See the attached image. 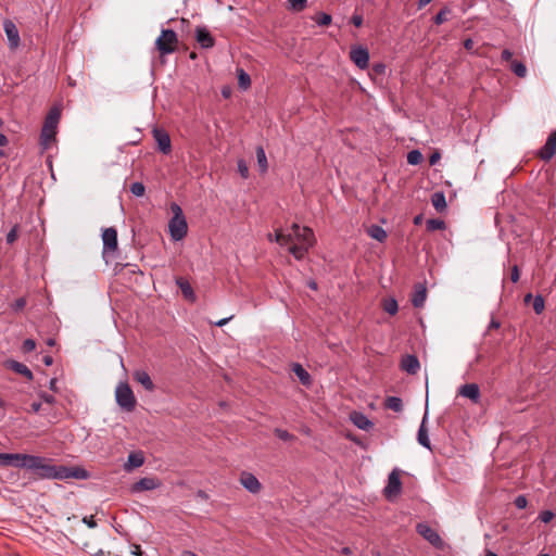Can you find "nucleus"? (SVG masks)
<instances>
[{
	"instance_id": "20",
	"label": "nucleus",
	"mask_w": 556,
	"mask_h": 556,
	"mask_svg": "<svg viewBox=\"0 0 556 556\" xmlns=\"http://www.w3.org/2000/svg\"><path fill=\"white\" fill-rule=\"evenodd\" d=\"M4 366L13 371H15L16 374H20L22 376H24L27 380H31L33 379V372L30 371V369L20 363V362H16V361H13V359H8L5 363H4Z\"/></svg>"
},
{
	"instance_id": "33",
	"label": "nucleus",
	"mask_w": 556,
	"mask_h": 556,
	"mask_svg": "<svg viewBox=\"0 0 556 556\" xmlns=\"http://www.w3.org/2000/svg\"><path fill=\"white\" fill-rule=\"evenodd\" d=\"M426 227L429 231L442 230L445 228V223L439 218H431L427 220Z\"/></svg>"
},
{
	"instance_id": "17",
	"label": "nucleus",
	"mask_w": 556,
	"mask_h": 556,
	"mask_svg": "<svg viewBox=\"0 0 556 556\" xmlns=\"http://www.w3.org/2000/svg\"><path fill=\"white\" fill-rule=\"evenodd\" d=\"M195 39L203 49L212 48L215 45L213 36L205 27H197Z\"/></svg>"
},
{
	"instance_id": "18",
	"label": "nucleus",
	"mask_w": 556,
	"mask_h": 556,
	"mask_svg": "<svg viewBox=\"0 0 556 556\" xmlns=\"http://www.w3.org/2000/svg\"><path fill=\"white\" fill-rule=\"evenodd\" d=\"M458 394L477 403L480 399V388L476 383H466L459 388Z\"/></svg>"
},
{
	"instance_id": "36",
	"label": "nucleus",
	"mask_w": 556,
	"mask_h": 556,
	"mask_svg": "<svg viewBox=\"0 0 556 556\" xmlns=\"http://www.w3.org/2000/svg\"><path fill=\"white\" fill-rule=\"evenodd\" d=\"M451 14V10L445 7L443 8L434 17H433V22L434 24L437 25H441L443 24L444 22L447 21V15Z\"/></svg>"
},
{
	"instance_id": "61",
	"label": "nucleus",
	"mask_w": 556,
	"mask_h": 556,
	"mask_svg": "<svg viewBox=\"0 0 556 556\" xmlns=\"http://www.w3.org/2000/svg\"><path fill=\"white\" fill-rule=\"evenodd\" d=\"M375 70H376L377 73H381L384 70V66L382 64H377L375 66Z\"/></svg>"
},
{
	"instance_id": "22",
	"label": "nucleus",
	"mask_w": 556,
	"mask_h": 556,
	"mask_svg": "<svg viewBox=\"0 0 556 556\" xmlns=\"http://www.w3.org/2000/svg\"><path fill=\"white\" fill-rule=\"evenodd\" d=\"M427 299V289L425 285L417 283L415 286L413 295H412V303L415 307H421Z\"/></svg>"
},
{
	"instance_id": "13",
	"label": "nucleus",
	"mask_w": 556,
	"mask_h": 556,
	"mask_svg": "<svg viewBox=\"0 0 556 556\" xmlns=\"http://www.w3.org/2000/svg\"><path fill=\"white\" fill-rule=\"evenodd\" d=\"M556 154V130L553 131L546 139L545 144L540 149L539 156L542 161L548 162Z\"/></svg>"
},
{
	"instance_id": "24",
	"label": "nucleus",
	"mask_w": 556,
	"mask_h": 556,
	"mask_svg": "<svg viewBox=\"0 0 556 556\" xmlns=\"http://www.w3.org/2000/svg\"><path fill=\"white\" fill-rule=\"evenodd\" d=\"M144 457L140 452H132L128 455L127 462L124 465L126 471H131L135 468H139L143 465Z\"/></svg>"
},
{
	"instance_id": "6",
	"label": "nucleus",
	"mask_w": 556,
	"mask_h": 556,
	"mask_svg": "<svg viewBox=\"0 0 556 556\" xmlns=\"http://www.w3.org/2000/svg\"><path fill=\"white\" fill-rule=\"evenodd\" d=\"M177 43V35L172 29H163L155 41L156 49L161 54H169L174 52Z\"/></svg>"
},
{
	"instance_id": "49",
	"label": "nucleus",
	"mask_w": 556,
	"mask_h": 556,
	"mask_svg": "<svg viewBox=\"0 0 556 556\" xmlns=\"http://www.w3.org/2000/svg\"><path fill=\"white\" fill-rule=\"evenodd\" d=\"M351 22L355 27H361L363 25V16L358 14H354L351 18Z\"/></svg>"
},
{
	"instance_id": "58",
	"label": "nucleus",
	"mask_w": 556,
	"mask_h": 556,
	"mask_svg": "<svg viewBox=\"0 0 556 556\" xmlns=\"http://www.w3.org/2000/svg\"><path fill=\"white\" fill-rule=\"evenodd\" d=\"M432 0H418V9H422L427 4H429Z\"/></svg>"
},
{
	"instance_id": "11",
	"label": "nucleus",
	"mask_w": 556,
	"mask_h": 556,
	"mask_svg": "<svg viewBox=\"0 0 556 556\" xmlns=\"http://www.w3.org/2000/svg\"><path fill=\"white\" fill-rule=\"evenodd\" d=\"M416 529L417 532L433 546L441 547L443 545V541L439 533L428 523H418Z\"/></svg>"
},
{
	"instance_id": "34",
	"label": "nucleus",
	"mask_w": 556,
	"mask_h": 556,
	"mask_svg": "<svg viewBox=\"0 0 556 556\" xmlns=\"http://www.w3.org/2000/svg\"><path fill=\"white\" fill-rule=\"evenodd\" d=\"M422 161V154L418 150H412L407 153V162L410 165H417Z\"/></svg>"
},
{
	"instance_id": "64",
	"label": "nucleus",
	"mask_w": 556,
	"mask_h": 556,
	"mask_svg": "<svg viewBox=\"0 0 556 556\" xmlns=\"http://www.w3.org/2000/svg\"><path fill=\"white\" fill-rule=\"evenodd\" d=\"M45 401L48 402V403H51L52 400H53V396L52 395H45Z\"/></svg>"
},
{
	"instance_id": "44",
	"label": "nucleus",
	"mask_w": 556,
	"mask_h": 556,
	"mask_svg": "<svg viewBox=\"0 0 556 556\" xmlns=\"http://www.w3.org/2000/svg\"><path fill=\"white\" fill-rule=\"evenodd\" d=\"M307 0H289L291 8L294 11H302L306 5Z\"/></svg>"
},
{
	"instance_id": "27",
	"label": "nucleus",
	"mask_w": 556,
	"mask_h": 556,
	"mask_svg": "<svg viewBox=\"0 0 556 556\" xmlns=\"http://www.w3.org/2000/svg\"><path fill=\"white\" fill-rule=\"evenodd\" d=\"M292 371L299 378L302 384L308 386L311 383V376L301 364H293Z\"/></svg>"
},
{
	"instance_id": "25",
	"label": "nucleus",
	"mask_w": 556,
	"mask_h": 556,
	"mask_svg": "<svg viewBox=\"0 0 556 556\" xmlns=\"http://www.w3.org/2000/svg\"><path fill=\"white\" fill-rule=\"evenodd\" d=\"M532 300V306L536 314H541L545 308V301L542 295H535L532 298L531 293H528L523 296V303L527 304Z\"/></svg>"
},
{
	"instance_id": "4",
	"label": "nucleus",
	"mask_w": 556,
	"mask_h": 556,
	"mask_svg": "<svg viewBox=\"0 0 556 556\" xmlns=\"http://www.w3.org/2000/svg\"><path fill=\"white\" fill-rule=\"evenodd\" d=\"M59 118L60 113L56 110H52L49 112L45 119V124L40 135L41 146L45 149H48L55 139Z\"/></svg>"
},
{
	"instance_id": "2",
	"label": "nucleus",
	"mask_w": 556,
	"mask_h": 556,
	"mask_svg": "<svg viewBox=\"0 0 556 556\" xmlns=\"http://www.w3.org/2000/svg\"><path fill=\"white\" fill-rule=\"evenodd\" d=\"M275 242L281 247H288L289 252L296 260H302L314 245L315 237L311 228L292 224L286 232L275 231Z\"/></svg>"
},
{
	"instance_id": "30",
	"label": "nucleus",
	"mask_w": 556,
	"mask_h": 556,
	"mask_svg": "<svg viewBox=\"0 0 556 556\" xmlns=\"http://www.w3.org/2000/svg\"><path fill=\"white\" fill-rule=\"evenodd\" d=\"M431 203H432L433 207L439 212H442L443 210H445L446 200H445L444 193L441 191L434 192L431 197Z\"/></svg>"
},
{
	"instance_id": "45",
	"label": "nucleus",
	"mask_w": 556,
	"mask_h": 556,
	"mask_svg": "<svg viewBox=\"0 0 556 556\" xmlns=\"http://www.w3.org/2000/svg\"><path fill=\"white\" fill-rule=\"evenodd\" d=\"M553 518H554V513L552 510H543L539 515V519L544 523L549 522Z\"/></svg>"
},
{
	"instance_id": "21",
	"label": "nucleus",
	"mask_w": 556,
	"mask_h": 556,
	"mask_svg": "<svg viewBox=\"0 0 556 556\" xmlns=\"http://www.w3.org/2000/svg\"><path fill=\"white\" fill-rule=\"evenodd\" d=\"M428 421H429V419H421V424H420V427H419L418 433H417V441L424 447L431 450V443L429 440Z\"/></svg>"
},
{
	"instance_id": "12",
	"label": "nucleus",
	"mask_w": 556,
	"mask_h": 556,
	"mask_svg": "<svg viewBox=\"0 0 556 556\" xmlns=\"http://www.w3.org/2000/svg\"><path fill=\"white\" fill-rule=\"evenodd\" d=\"M350 58L353 63L361 70H365L369 64V52L367 48L354 47L350 51Z\"/></svg>"
},
{
	"instance_id": "53",
	"label": "nucleus",
	"mask_w": 556,
	"mask_h": 556,
	"mask_svg": "<svg viewBox=\"0 0 556 556\" xmlns=\"http://www.w3.org/2000/svg\"><path fill=\"white\" fill-rule=\"evenodd\" d=\"M231 319H232V316L227 317V318H223V319H220V320L216 321V323H215V325H216L217 327H223V326H225V325H226L229 320H231Z\"/></svg>"
},
{
	"instance_id": "63",
	"label": "nucleus",
	"mask_w": 556,
	"mask_h": 556,
	"mask_svg": "<svg viewBox=\"0 0 556 556\" xmlns=\"http://www.w3.org/2000/svg\"><path fill=\"white\" fill-rule=\"evenodd\" d=\"M55 384H56V380H55V379H52V380L50 381V389H51V390H55Z\"/></svg>"
},
{
	"instance_id": "8",
	"label": "nucleus",
	"mask_w": 556,
	"mask_h": 556,
	"mask_svg": "<svg viewBox=\"0 0 556 556\" xmlns=\"http://www.w3.org/2000/svg\"><path fill=\"white\" fill-rule=\"evenodd\" d=\"M402 490V482L400 479V470L397 468L393 469L388 477V484L384 488V495L388 500H393L396 497Z\"/></svg>"
},
{
	"instance_id": "42",
	"label": "nucleus",
	"mask_w": 556,
	"mask_h": 556,
	"mask_svg": "<svg viewBox=\"0 0 556 556\" xmlns=\"http://www.w3.org/2000/svg\"><path fill=\"white\" fill-rule=\"evenodd\" d=\"M17 232H18V225H15L5 237L7 243L12 244L17 239Z\"/></svg>"
},
{
	"instance_id": "10",
	"label": "nucleus",
	"mask_w": 556,
	"mask_h": 556,
	"mask_svg": "<svg viewBox=\"0 0 556 556\" xmlns=\"http://www.w3.org/2000/svg\"><path fill=\"white\" fill-rule=\"evenodd\" d=\"M3 30L8 38L9 48L11 50L17 49L21 43V38H20L18 29H17L16 25L14 24V22L11 20H4L3 21Z\"/></svg>"
},
{
	"instance_id": "5",
	"label": "nucleus",
	"mask_w": 556,
	"mask_h": 556,
	"mask_svg": "<svg viewBox=\"0 0 556 556\" xmlns=\"http://www.w3.org/2000/svg\"><path fill=\"white\" fill-rule=\"evenodd\" d=\"M117 404L125 410L130 412L136 404V399L130 387L127 383H119L115 390Z\"/></svg>"
},
{
	"instance_id": "39",
	"label": "nucleus",
	"mask_w": 556,
	"mask_h": 556,
	"mask_svg": "<svg viewBox=\"0 0 556 556\" xmlns=\"http://www.w3.org/2000/svg\"><path fill=\"white\" fill-rule=\"evenodd\" d=\"M146 188L142 182H134L130 186V192L136 197H142L144 194Z\"/></svg>"
},
{
	"instance_id": "60",
	"label": "nucleus",
	"mask_w": 556,
	"mask_h": 556,
	"mask_svg": "<svg viewBox=\"0 0 556 556\" xmlns=\"http://www.w3.org/2000/svg\"><path fill=\"white\" fill-rule=\"evenodd\" d=\"M180 556H198V555L191 551H182Z\"/></svg>"
},
{
	"instance_id": "3",
	"label": "nucleus",
	"mask_w": 556,
	"mask_h": 556,
	"mask_svg": "<svg viewBox=\"0 0 556 556\" xmlns=\"http://www.w3.org/2000/svg\"><path fill=\"white\" fill-rule=\"evenodd\" d=\"M170 210L173 217L168 223V230L174 241L184 239L188 231L186 217L184 216L181 207L177 203H172Z\"/></svg>"
},
{
	"instance_id": "23",
	"label": "nucleus",
	"mask_w": 556,
	"mask_h": 556,
	"mask_svg": "<svg viewBox=\"0 0 556 556\" xmlns=\"http://www.w3.org/2000/svg\"><path fill=\"white\" fill-rule=\"evenodd\" d=\"M176 285L179 287L184 298L190 302H195L197 296L191 285L182 277L176 279Z\"/></svg>"
},
{
	"instance_id": "1",
	"label": "nucleus",
	"mask_w": 556,
	"mask_h": 556,
	"mask_svg": "<svg viewBox=\"0 0 556 556\" xmlns=\"http://www.w3.org/2000/svg\"><path fill=\"white\" fill-rule=\"evenodd\" d=\"M27 469L35 472L39 479L48 480H86L90 478V473L83 467L55 465L50 458L30 455Z\"/></svg>"
},
{
	"instance_id": "56",
	"label": "nucleus",
	"mask_w": 556,
	"mask_h": 556,
	"mask_svg": "<svg viewBox=\"0 0 556 556\" xmlns=\"http://www.w3.org/2000/svg\"><path fill=\"white\" fill-rule=\"evenodd\" d=\"M8 144V138L0 132V147H4Z\"/></svg>"
},
{
	"instance_id": "40",
	"label": "nucleus",
	"mask_w": 556,
	"mask_h": 556,
	"mask_svg": "<svg viewBox=\"0 0 556 556\" xmlns=\"http://www.w3.org/2000/svg\"><path fill=\"white\" fill-rule=\"evenodd\" d=\"M237 165H238V172L241 175V177L248 178L249 177V167H248L247 162L243 159H240V160H238Z\"/></svg>"
},
{
	"instance_id": "29",
	"label": "nucleus",
	"mask_w": 556,
	"mask_h": 556,
	"mask_svg": "<svg viewBox=\"0 0 556 556\" xmlns=\"http://www.w3.org/2000/svg\"><path fill=\"white\" fill-rule=\"evenodd\" d=\"M255 153L260 172L266 173L268 169V164L264 148L262 146H258L255 150Z\"/></svg>"
},
{
	"instance_id": "51",
	"label": "nucleus",
	"mask_w": 556,
	"mask_h": 556,
	"mask_svg": "<svg viewBox=\"0 0 556 556\" xmlns=\"http://www.w3.org/2000/svg\"><path fill=\"white\" fill-rule=\"evenodd\" d=\"M473 45H475V43H473L472 39H470V38H468V39H466V40L464 41V47H465V49H466V50H468V51L472 50Z\"/></svg>"
},
{
	"instance_id": "54",
	"label": "nucleus",
	"mask_w": 556,
	"mask_h": 556,
	"mask_svg": "<svg viewBox=\"0 0 556 556\" xmlns=\"http://www.w3.org/2000/svg\"><path fill=\"white\" fill-rule=\"evenodd\" d=\"M42 361L46 366H51L53 363V358L50 355H46Z\"/></svg>"
},
{
	"instance_id": "55",
	"label": "nucleus",
	"mask_w": 556,
	"mask_h": 556,
	"mask_svg": "<svg viewBox=\"0 0 556 556\" xmlns=\"http://www.w3.org/2000/svg\"><path fill=\"white\" fill-rule=\"evenodd\" d=\"M131 553L136 556H141V554H142L139 545H134V549L131 551Z\"/></svg>"
},
{
	"instance_id": "43",
	"label": "nucleus",
	"mask_w": 556,
	"mask_h": 556,
	"mask_svg": "<svg viewBox=\"0 0 556 556\" xmlns=\"http://www.w3.org/2000/svg\"><path fill=\"white\" fill-rule=\"evenodd\" d=\"M36 349V342L33 339H26L23 342L22 350L24 353L33 352Z\"/></svg>"
},
{
	"instance_id": "48",
	"label": "nucleus",
	"mask_w": 556,
	"mask_h": 556,
	"mask_svg": "<svg viewBox=\"0 0 556 556\" xmlns=\"http://www.w3.org/2000/svg\"><path fill=\"white\" fill-rule=\"evenodd\" d=\"M511 70L513 72L518 76V77H521V72H522V68H521V62L519 61H515L511 65Z\"/></svg>"
},
{
	"instance_id": "9",
	"label": "nucleus",
	"mask_w": 556,
	"mask_h": 556,
	"mask_svg": "<svg viewBox=\"0 0 556 556\" xmlns=\"http://www.w3.org/2000/svg\"><path fill=\"white\" fill-rule=\"evenodd\" d=\"M161 485H162V482L160 479H157L155 477H144V478H141L140 480H138L137 482H135L130 486V492L136 494V493H141L143 491H152V490L160 488Z\"/></svg>"
},
{
	"instance_id": "37",
	"label": "nucleus",
	"mask_w": 556,
	"mask_h": 556,
	"mask_svg": "<svg viewBox=\"0 0 556 556\" xmlns=\"http://www.w3.org/2000/svg\"><path fill=\"white\" fill-rule=\"evenodd\" d=\"M354 425L362 430H369L374 427L371 419H351Z\"/></svg>"
},
{
	"instance_id": "62",
	"label": "nucleus",
	"mask_w": 556,
	"mask_h": 556,
	"mask_svg": "<svg viewBox=\"0 0 556 556\" xmlns=\"http://www.w3.org/2000/svg\"><path fill=\"white\" fill-rule=\"evenodd\" d=\"M349 417L354 418V417H364V416L361 413L352 412Z\"/></svg>"
},
{
	"instance_id": "57",
	"label": "nucleus",
	"mask_w": 556,
	"mask_h": 556,
	"mask_svg": "<svg viewBox=\"0 0 556 556\" xmlns=\"http://www.w3.org/2000/svg\"><path fill=\"white\" fill-rule=\"evenodd\" d=\"M514 503H515L517 508L521 509V504H522L521 495L516 496L515 500H514Z\"/></svg>"
},
{
	"instance_id": "46",
	"label": "nucleus",
	"mask_w": 556,
	"mask_h": 556,
	"mask_svg": "<svg viewBox=\"0 0 556 556\" xmlns=\"http://www.w3.org/2000/svg\"><path fill=\"white\" fill-rule=\"evenodd\" d=\"M26 305V300L24 298H20L15 300V302L12 304V308L14 311H22Z\"/></svg>"
},
{
	"instance_id": "50",
	"label": "nucleus",
	"mask_w": 556,
	"mask_h": 556,
	"mask_svg": "<svg viewBox=\"0 0 556 556\" xmlns=\"http://www.w3.org/2000/svg\"><path fill=\"white\" fill-rule=\"evenodd\" d=\"M510 279L513 282H516L519 279V268L516 264L513 266Z\"/></svg>"
},
{
	"instance_id": "32",
	"label": "nucleus",
	"mask_w": 556,
	"mask_h": 556,
	"mask_svg": "<svg viewBox=\"0 0 556 556\" xmlns=\"http://www.w3.org/2000/svg\"><path fill=\"white\" fill-rule=\"evenodd\" d=\"M383 309L390 315H395L399 309L397 301L394 298L386 299L383 301Z\"/></svg>"
},
{
	"instance_id": "19",
	"label": "nucleus",
	"mask_w": 556,
	"mask_h": 556,
	"mask_svg": "<svg viewBox=\"0 0 556 556\" xmlns=\"http://www.w3.org/2000/svg\"><path fill=\"white\" fill-rule=\"evenodd\" d=\"M401 368L409 375H415L420 368L417 356L413 354L405 355L401 361Z\"/></svg>"
},
{
	"instance_id": "52",
	"label": "nucleus",
	"mask_w": 556,
	"mask_h": 556,
	"mask_svg": "<svg viewBox=\"0 0 556 556\" xmlns=\"http://www.w3.org/2000/svg\"><path fill=\"white\" fill-rule=\"evenodd\" d=\"M511 56H513V53L509 50H507V49L503 50V52H502L503 60L509 61L511 59Z\"/></svg>"
},
{
	"instance_id": "38",
	"label": "nucleus",
	"mask_w": 556,
	"mask_h": 556,
	"mask_svg": "<svg viewBox=\"0 0 556 556\" xmlns=\"http://www.w3.org/2000/svg\"><path fill=\"white\" fill-rule=\"evenodd\" d=\"M275 434L285 442L293 441L295 439L289 431L279 428L275 429Z\"/></svg>"
},
{
	"instance_id": "35",
	"label": "nucleus",
	"mask_w": 556,
	"mask_h": 556,
	"mask_svg": "<svg viewBox=\"0 0 556 556\" xmlns=\"http://www.w3.org/2000/svg\"><path fill=\"white\" fill-rule=\"evenodd\" d=\"M238 83L240 88L247 89L251 84L250 75L245 73L243 70H240L238 73Z\"/></svg>"
},
{
	"instance_id": "41",
	"label": "nucleus",
	"mask_w": 556,
	"mask_h": 556,
	"mask_svg": "<svg viewBox=\"0 0 556 556\" xmlns=\"http://www.w3.org/2000/svg\"><path fill=\"white\" fill-rule=\"evenodd\" d=\"M331 15L327 13H320L316 18V23L319 26H328L331 23Z\"/></svg>"
},
{
	"instance_id": "28",
	"label": "nucleus",
	"mask_w": 556,
	"mask_h": 556,
	"mask_svg": "<svg viewBox=\"0 0 556 556\" xmlns=\"http://www.w3.org/2000/svg\"><path fill=\"white\" fill-rule=\"evenodd\" d=\"M367 233L370 238H372L379 242H383L387 239V231L378 225H371L367 229Z\"/></svg>"
},
{
	"instance_id": "15",
	"label": "nucleus",
	"mask_w": 556,
	"mask_h": 556,
	"mask_svg": "<svg viewBox=\"0 0 556 556\" xmlns=\"http://www.w3.org/2000/svg\"><path fill=\"white\" fill-rule=\"evenodd\" d=\"M103 254L117 249V231L114 227L105 228L102 232Z\"/></svg>"
},
{
	"instance_id": "7",
	"label": "nucleus",
	"mask_w": 556,
	"mask_h": 556,
	"mask_svg": "<svg viewBox=\"0 0 556 556\" xmlns=\"http://www.w3.org/2000/svg\"><path fill=\"white\" fill-rule=\"evenodd\" d=\"M30 458V454H21V453H0V465L1 466H12L16 468H25L27 469L28 459Z\"/></svg>"
},
{
	"instance_id": "47",
	"label": "nucleus",
	"mask_w": 556,
	"mask_h": 556,
	"mask_svg": "<svg viewBox=\"0 0 556 556\" xmlns=\"http://www.w3.org/2000/svg\"><path fill=\"white\" fill-rule=\"evenodd\" d=\"M83 522L85 525H87V527L90 528V529H93V528L97 527V523H96V521L93 519V516H86V517H84Z\"/></svg>"
},
{
	"instance_id": "59",
	"label": "nucleus",
	"mask_w": 556,
	"mask_h": 556,
	"mask_svg": "<svg viewBox=\"0 0 556 556\" xmlns=\"http://www.w3.org/2000/svg\"><path fill=\"white\" fill-rule=\"evenodd\" d=\"M500 327V323L496 320H491L489 328L490 329H497Z\"/></svg>"
},
{
	"instance_id": "26",
	"label": "nucleus",
	"mask_w": 556,
	"mask_h": 556,
	"mask_svg": "<svg viewBox=\"0 0 556 556\" xmlns=\"http://www.w3.org/2000/svg\"><path fill=\"white\" fill-rule=\"evenodd\" d=\"M135 380L140 383L146 390H152L154 384L149 376V374L144 370H137L134 374Z\"/></svg>"
},
{
	"instance_id": "14",
	"label": "nucleus",
	"mask_w": 556,
	"mask_h": 556,
	"mask_svg": "<svg viewBox=\"0 0 556 556\" xmlns=\"http://www.w3.org/2000/svg\"><path fill=\"white\" fill-rule=\"evenodd\" d=\"M239 481L252 494H257L262 489L258 479L251 472L242 471Z\"/></svg>"
},
{
	"instance_id": "31",
	"label": "nucleus",
	"mask_w": 556,
	"mask_h": 556,
	"mask_svg": "<svg viewBox=\"0 0 556 556\" xmlns=\"http://www.w3.org/2000/svg\"><path fill=\"white\" fill-rule=\"evenodd\" d=\"M383 405L395 413H400L403 407V402L397 396H389L384 400Z\"/></svg>"
},
{
	"instance_id": "16",
	"label": "nucleus",
	"mask_w": 556,
	"mask_h": 556,
	"mask_svg": "<svg viewBox=\"0 0 556 556\" xmlns=\"http://www.w3.org/2000/svg\"><path fill=\"white\" fill-rule=\"evenodd\" d=\"M152 132L153 138L157 143L159 150L164 154L170 153L172 144L169 135L165 130L160 128H154Z\"/></svg>"
}]
</instances>
